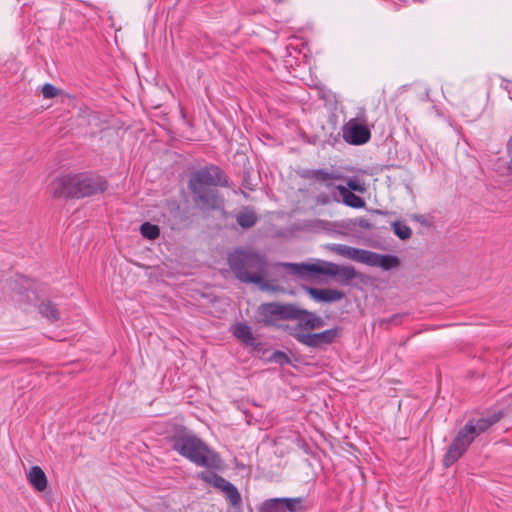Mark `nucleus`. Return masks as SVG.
I'll return each mask as SVG.
<instances>
[{"label":"nucleus","mask_w":512,"mask_h":512,"mask_svg":"<svg viewBox=\"0 0 512 512\" xmlns=\"http://www.w3.org/2000/svg\"><path fill=\"white\" fill-rule=\"evenodd\" d=\"M338 336V329L333 328L320 333L297 335L298 342L308 347H320L325 344H331Z\"/></svg>","instance_id":"obj_14"},{"label":"nucleus","mask_w":512,"mask_h":512,"mask_svg":"<svg viewBox=\"0 0 512 512\" xmlns=\"http://www.w3.org/2000/svg\"><path fill=\"white\" fill-rule=\"evenodd\" d=\"M343 138L349 144L362 145L370 140L371 132L366 125L351 119L343 127Z\"/></svg>","instance_id":"obj_10"},{"label":"nucleus","mask_w":512,"mask_h":512,"mask_svg":"<svg viewBox=\"0 0 512 512\" xmlns=\"http://www.w3.org/2000/svg\"><path fill=\"white\" fill-rule=\"evenodd\" d=\"M213 487L223 492L233 507H239L241 505L242 499L237 488L223 477L220 476Z\"/></svg>","instance_id":"obj_16"},{"label":"nucleus","mask_w":512,"mask_h":512,"mask_svg":"<svg viewBox=\"0 0 512 512\" xmlns=\"http://www.w3.org/2000/svg\"><path fill=\"white\" fill-rule=\"evenodd\" d=\"M190 191L195 203L201 210H216L222 208L224 205L223 198L215 189L206 188L200 189L198 192L196 190Z\"/></svg>","instance_id":"obj_11"},{"label":"nucleus","mask_w":512,"mask_h":512,"mask_svg":"<svg viewBox=\"0 0 512 512\" xmlns=\"http://www.w3.org/2000/svg\"><path fill=\"white\" fill-rule=\"evenodd\" d=\"M282 503V498L266 500L261 507V512H283Z\"/></svg>","instance_id":"obj_23"},{"label":"nucleus","mask_w":512,"mask_h":512,"mask_svg":"<svg viewBox=\"0 0 512 512\" xmlns=\"http://www.w3.org/2000/svg\"><path fill=\"white\" fill-rule=\"evenodd\" d=\"M49 191L55 198H75L74 175L55 178L49 185Z\"/></svg>","instance_id":"obj_12"},{"label":"nucleus","mask_w":512,"mask_h":512,"mask_svg":"<svg viewBox=\"0 0 512 512\" xmlns=\"http://www.w3.org/2000/svg\"><path fill=\"white\" fill-rule=\"evenodd\" d=\"M345 187L348 188V190H350L351 192L357 191L362 193L365 191L364 185L358 179L355 178L348 179L347 186Z\"/></svg>","instance_id":"obj_29"},{"label":"nucleus","mask_w":512,"mask_h":512,"mask_svg":"<svg viewBox=\"0 0 512 512\" xmlns=\"http://www.w3.org/2000/svg\"><path fill=\"white\" fill-rule=\"evenodd\" d=\"M394 233L402 240L409 239L411 237L412 231L410 227L402 222L395 221L393 224Z\"/></svg>","instance_id":"obj_24"},{"label":"nucleus","mask_w":512,"mask_h":512,"mask_svg":"<svg viewBox=\"0 0 512 512\" xmlns=\"http://www.w3.org/2000/svg\"><path fill=\"white\" fill-rule=\"evenodd\" d=\"M216 186H228V181L222 170L214 165L204 167L192 173L188 187L190 190L206 189Z\"/></svg>","instance_id":"obj_6"},{"label":"nucleus","mask_w":512,"mask_h":512,"mask_svg":"<svg viewBox=\"0 0 512 512\" xmlns=\"http://www.w3.org/2000/svg\"><path fill=\"white\" fill-rule=\"evenodd\" d=\"M59 94H60V90L52 84L47 83L42 87V95L46 99L55 98Z\"/></svg>","instance_id":"obj_27"},{"label":"nucleus","mask_w":512,"mask_h":512,"mask_svg":"<svg viewBox=\"0 0 512 512\" xmlns=\"http://www.w3.org/2000/svg\"><path fill=\"white\" fill-rule=\"evenodd\" d=\"M39 312L42 316L46 317L50 322H56L60 319L59 311L55 304L46 300L39 305Z\"/></svg>","instance_id":"obj_21"},{"label":"nucleus","mask_w":512,"mask_h":512,"mask_svg":"<svg viewBox=\"0 0 512 512\" xmlns=\"http://www.w3.org/2000/svg\"><path fill=\"white\" fill-rule=\"evenodd\" d=\"M29 484L38 492H43L47 488V477L39 466H33L27 473Z\"/></svg>","instance_id":"obj_18"},{"label":"nucleus","mask_w":512,"mask_h":512,"mask_svg":"<svg viewBox=\"0 0 512 512\" xmlns=\"http://www.w3.org/2000/svg\"><path fill=\"white\" fill-rule=\"evenodd\" d=\"M273 359L279 363L289 362L287 355L281 351H276L273 355Z\"/></svg>","instance_id":"obj_31"},{"label":"nucleus","mask_w":512,"mask_h":512,"mask_svg":"<svg viewBox=\"0 0 512 512\" xmlns=\"http://www.w3.org/2000/svg\"><path fill=\"white\" fill-rule=\"evenodd\" d=\"M172 448L179 455L199 467L221 470L223 461L220 456L195 434L187 431L176 433L171 438Z\"/></svg>","instance_id":"obj_1"},{"label":"nucleus","mask_w":512,"mask_h":512,"mask_svg":"<svg viewBox=\"0 0 512 512\" xmlns=\"http://www.w3.org/2000/svg\"><path fill=\"white\" fill-rule=\"evenodd\" d=\"M257 219L258 217L255 211L248 208L240 211L236 216L238 225L245 229L254 226L257 222Z\"/></svg>","instance_id":"obj_20"},{"label":"nucleus","mask_w":512,"mask_h":512,"mask_svg":"<svg viewBox=\"0 0 512 512\" xmlns=\"http://www.w3.org/2000/svg\"><path fill=\"white\" fill-rule=\"evenodd\" d=\"M291 273L306 276L308 274H322L334 277L336 282L348 286L360 274L353 266L338 265L328 261H318L313 264L283 263L281 264Z\"/></svg>","instance_id":"obj_4"},{"label":"nucleus","mask_w":512,"mask_h":512,"mask_svg":"<svg viewBox=\"0 0 512 512\" xmlns=\"http://www.w3.org/2000/svg\"><path fill=\"white\" fill-rule=\"evenodd\" d=\"M282 510L289 512H298L301 507L300 498H282Z\"/></svg>","instance_id":"obj_26"},{"label":"nucleus","mask_w":512,"mask_h":512,"mask_svg":"<svg viewBox=\"0 0 512 512\" xmlns=\"http://www.w3.org/2000/svg\"><path fill=\"white\" fill-rule=\"evenodd\" d=\"M338 195L341 196L342 202L349 207L352 208H363L365 207V201L358 195L354 194L348 188L343 185H339L336 187Z\"/></svg>","instance_id":"obj_19"},{"label":"nucleus","mask_w":512,"mask_h":512,"mask_svg":"<svg viewBox=\"0 0 512 512\" xmlns=\"http://www.w3.org/2000/svg\"><path fill=\"white\" fill-rule=\"evenodd\" d=\"M356 224L363 229H369L371 226L369 220L366 218H359Z\"/></svg>","instance_id":"obj_32"},{"label":"nucleus","mask_w":512,"mask_h":512,"mask_svg":"<svg viewBox=\"0 0 512 512\" xmlns=\"http://www.w3.org/2000/svg\"><path fill=\"white\" fill-rule=\"evenodd\" d=\"M301 177L305 180L323 185L329 191L336 193V187L338 185L335 184V181H343L346 179L343 173L334 169L333 167L322 169H307L301 173Z\"/></svg>","instance_id":"obj_8"},{"label":"nucleus","mask_w":512,"mask_h":512,"mask_svg":"<svg viewBox=\"0 0 512 512\" xmlns=\"http://www.w3.org/2000/svg\"><path fill=\"white\" fill-rule=\"evenodd\" d=\"M141 235L149 240H155L160 235V229L157 225L145 222L140 226Z\"/></svg>","instance_id":"obj_22"},{"label":"nucleus","mask_w":512,"mask_h":512,"mask_svg":"<svg viewBox=\"0 0 512 512\" xmlns=\"http://www.w3.org/2000/svg\"><path fill=\"white\" fill-rule=\"evenodd\" d=\"M305 291L317 302H336L344 298L345 294L337 289L305 287Z\"/></svg>","instance_id":"obj_15"},{"label":"nucleus","mask_w":512,"mask_h":512,"mask_svg":"<svg viewBox=\"0 0 512 512\" xmlns=\"http://www.w3.org/2000/svg\"><path fill=\"white\" fill-rule=\"evenodd\" d=\"M228 263L239 281L264 286L269 266L264 255L249 249H238L228 256Z\"/></svg>","instance_id":"obj_3"},{"label":"nucleus","mask_w":512,"mask_h":512,"mask_svg":"<svg viewBox=\"0 0 512 512\" xmlns=\"http://www.w3.org/2000/svg\"><path fill=\"white\" fill-rule=\"evenodd\" d=\"M282 328H283V330L288 332L289 335L293 336L297 341H298L297 335H306L305 333L301 332V329L299 328L298 325H295V326L284 325V326H282Z\"/></svg>","instance_id":"obj_30"},{"label":"nucleus","mask_w":512,"mask_h":512,"mask_svg":"<svg viewBox=\"0 0 512 512\" xmlns=\"http://www.w3.org/2000/svg\"><path fill=\"white\" fill-rule=\"evenodd\" d=\"M326 248L343 258L371 267H379L386 271L396 268L400 264L398 257L394 255L379 254L370 250L355 248L344 244H328Z\"/></svg>","instance_id":"obj_5"},{"label":"nucleus","mask_w":512,"mask_h":512,"mask_svg":"<svg viewBox=\"0 0 512 512\" xmlns=\"http://www.w3.org/2000/svg\"><path fill=\"white\" fill-rule=\"evenodd\" d=\"M292 317L289 320L298 321V326L300 329L304 330H314L324 326V320L316 316L314 313L301 309L294 305V311L292 312Z\"/></svg>","instance_id":"obj_13"},{"label":"nucleus","mask_w":512,"mask_h":512,"mask_svg":"<svg viewBox=\"0 0 512 512\" xmlns=\"http://www.w3.org/2000/svg\"><path fill=\"white\" fill-rule=\"evenodd\" d=\"M74 181L75 198H84L100 194L108 187V183L104 177L93 173L74 174Z\"/></svg>","instance_id":"obj_7"},{"label":"nucleus","mask_w":512,"mask_h":512,"mask_svg":"<svg viewBox=\"0 0 512 512\" xmlns=\"http://www.w3.org/2000/svg\"><path fill=\"white\" fill-rule=\"evenodd\" d=\"M219 475L212 471H202L198 474V478L204 481L205 483L213 486L216 480L219 479Z\"/></svg>","instance_id":"obj_28"},{"label":"nucleus","mask_w":512,"mask_h":512,"mask_svg":"<svg viewBox=\"0 0 512 512\" xmlns=\"http://www.w3.org/2000/svg\"><path fill=\"white\" fill-rule=\"evenodd\" d=\"M501 417V412H494L493 414L485 417L469 419L463 428L458 431L456 437L451 442L444 456V466L450 467L453 465L466 452L470 444L479 435L497 423Z\"/></svg>","instance_id":"obj_2"},{"label":"nucleus","mask_w":512,"mask_h":512,"mask_svg":"<svg viewBox=\"0 0 512 512\" xmlns=\"http://www.w3.org/2000/svg\"><path fill=\"white\" fill-rule=\"evenodd\" d=\"M315 202L316 204L318 205H328L332 202H337L339 203L340 202V199L338 197V194L336 192H331L330 193H319L316 197H315Z\"/></svg>","instance_id":"obj_25"},{"label":"nucleus","mask_w":512,"mask_h":512,"mask_svg":"<svg viewBox=\"0 0 512 512\" xmlns=\"http://www.w3.org/2000/svg\"><path fill=\"white\" fill-rule=\"evenodd\" d=\"M294 304L263 303L258 312L265 326L275 325L278 320H288L292 317Z\"/></svg>","instance_id":"obj_9"},{"label":"nucleus","mask_w":512,"mask_h":512,"mask_svg":"<svg viewBox=\"0 0 512 512\" xmlns=\"http://www.w3.org/2000/svg\"><path fill=\"white\" fill-rule=\"evenodd\" d=\"M233 335L244 343L247 346H252L254 348L260 346V343L257 342L254 337L250 326L245 323H237L232 327Z\"/></svg>","instance_id":"obj_17"}]
</instances>
